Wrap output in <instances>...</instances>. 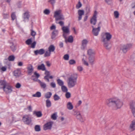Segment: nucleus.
<instances>
[{"mask_svg": "<svg viewBox=\"0 0 135 135\" xmlns=\"http://www.w3.org/2000/svg\"><path fill=\"white\" fill-rule=\"evenodd\" d=\"M106 104L109 107L114 110H117L121 108L123 105L122 101L117 98H112L107 99Z\"/></svg>", "mask_w": 135, "mask_h": 135, "instance_id": "1", "label": "nucleus"}, {"mask_svg": "<svg viewBox=\"0 0 135 135\" xmlns=\"http://www.w3.org/2000/svg\"><path fill=\"white\" fill-rule=\"evenodd\" d=\"M112 37V35L109 32L105 33L102 37V41L103 44V46L107 50L109 49L112 47L109 42Z\"/></svg>", "mask_w": 135, "mask_h": 135, "instance_id": "2", "label": "nucleus"}, {"mask_svg": "<svg viewBox=\"0 0 135 135\" xmlns=\"http://www.w3.org/2000/svg\"><path fill=\"white\" fill-rule=\"evenodd\" d=\"M77 74H74L68 79V85L69 88L74 87L76 84Z\"/></svg>", "mask_w": 135, "mask_h": 135, "instance_id": "3", "label": "nucleus"}, {"mask_svg": "<svg viewBox=\"0 0 135 135\" xmlns=\"http://www.w3.org/2000/svg\"><path fill=\"white\" fill-rule=\"evenodd\" d=\"M61 10L56 11L54 14V17L55 18L56 20L57 21L59 20H63L64 18L63 15L61 13Z\"/></svg>", "mask_w": 135, "mask_h": 135, "instance_id": "4", "label": "nucleus"}, {"mask_svg": "<svg viewBox=\"0 0 135 135\" xmlns=\"http://www.w3.org/2000/svg\"><path fill=\"white\" fill-rule=\"evenodd\" d=\"M73 114L75 115L77 119L79 120L81 122H83L85 121V119L83 118L80 112L75 110H73Z\"/></svg>", "mask_w": 135, "mask_h": 135, "instance_id": "5", "label": "nucleus"}, {"mask_svg": "<svg viewBox=\"0 0 135 135\" xmlns=\"http://www.w3.org/2000/svg\"><path fill=\"white\" fill-rule=\"evenodd\" d=\"M132 46V44H127L121 46L120 50L124 53H126L127 51L129 50Z\"/></svg>", "mask_w": 135, "mask_h": 135, "instance_id": "6", "label": "nucleus"}, {"mask_svg": "<svg viewBox=\"0 0 135 135\" xmlns=\"http://www.w3.org/2000/svg\"><path fill=\"white\" fill-rule=\"evenodd\" d=\"M22 120L25 124L29 125L32 124L31 118L27 115H25L23 117Z\"/></svg>", "mask_w": 135, "mask_h": 135, "instance_id": "7", "label": "nucleus"}, {"mask_svg": "<svg viewBox=\"0 0 135 135\" xmlns=\"http://www.w3.org/2000/svg\"><path fill=\"white\" fill-rule=\"evenodd\" d=\"M98 14L97 12L95 11L94 12L93 15L90 19V23L94 25H95L97 22V16Z\"/></svg>", "mask_w": 135, "mask_h": 135, "instance_id": "8", "label": "nucleus"}, {"mask_svg": "<svg viewBox=\"0 0 135 135\" xmlns=\"http://www.w3.org/2000/svg\"><path fill=\"white\" fill-rule=\"evenodd\" d=\"M4 91L7 94L11 93L12 91L11 86L7 83L3 89Z\"/></svg>", "mask_w": 135, "mask_h": 135, "instance_id": "9", "label": "nucleus"}, {"mask_svg": "<svg viewBox=\"0 0 135 135\" xmlns=\"http://www.w3.org/2000/svg\"><path fill=\"white\" fill-rule=\"evenodd\" d=\"M53 123V122L52 121L46 123L44 126V130H46L48 129H51Z\"/></svg>", "mask_w": 135, "mask_h": 135, "instance_id": "10", "label": "nucleus"}, {"mask_svg": "<svg viewBox=\"0 0 135 135\" xmlns=\"http://www.w3.org/2000/svg\"><path fill=\"white\" fill-rule=\"evenodd\" d=\"M30 17V15L28 12H26L24 13L22 16V18L23 21L25 22H28L29 19V18Z\"/></svg>", "mask_w": 135, "mask_h": 135, "instance_id": "11", "label": "nucleus"}, {"mask_svg": "<svg viewBox=\"0 0 135 135\" xmlns=\"http://www.w3.org/2000/svg\"><path fill=\"white\" fill-rule=\"evenodd\" d=\"M130 108L133 116L135 117V101H132L130 103Z\"/></svg>", "mask_w": 135, "mask_h": 135, "instance_id": "12", "label": "nucleus"}, {"mask_svg": "<svg viewBox=\"0 0 135 135\" xmlns=\"http://www.w3.org/2000/svg\"><path fill=\"white\" fill-rule=\"evenodd\" d=\"M92 27L93 28L92 30L93 34L95 36H98L100 30V27H98L97 28H95L93 26H92Z\"/></svg>", "mask_w": 135, "mask_h": 135, "instance_id": "13", "label": "nucleus"}, {"mask_svg": "<svg viewBox=\"0 0 135 135\" xmlns=\"http://www.w3.org/2000/svg\"><path fill=\"white\" fill-rule=\"evenodd\" d=\"M78 21H80L82 19V16L84 14V11L83 10L79 9L78 11Z\"/></svg>", "mask_w": 135, "mask_h": 135, "instance_id": "14", "label": "nucleus"}, {"mask_svg": "<svg viewBox=\"0 0 135 135\" xmlns=\"http://www.w3.org/2000/svg\"><path fill=\"white\" fill-rule=\"evenodd\" d=\"M88 42V41L86 39L83 40L82 41L81 46V49L82 50H84L86 47Z\"/></svg>", "mask_w": 135, "mask_h": 135, "instance_id": "15", "label": "nucleus"}, {"mask_svg": "<svg viewBox=\"0 0 135 135\" xmlns=\"http://www.w3.org/2000/svg\"><path fill=\"white\" fill-rule=\"evenodd\" d=\"M45 50L43 49H41L39 50H37L34 51L35 55H37L39 54L40 55H42L45 52Z\"/></svg>", "mask_w": 135, "mask_h": 135, "instance_id": "16", "label": "nucleus"}, {"mask_svg": "<svg viewBox=\"0 0 135 135\" xmlns=\"http://www.w3.org/2000/svg\"><path fill=\"white\" fill-rule=\"evenodd\" d=\"M88 60L89 63L91 65H93L95 60L94 56H89L88 57Z\"/></svg>", "mask_w": 135, "mask_h": 135, "instance_id": "17", "label": "nucleus"}, {"mask_svg": "<svg viewBox=\"0 0 135 135\" xmlns=\"http://www.w3.org/2000/svg\"><path fill=\"white\" fill-rule=\"evenodd\" d=\"M45 71V74L46 75V76L44 77V79L45 80H46L48 82H49V80L48 78L50 75V72L46 70V69Z\"/></svg>", "mask_w": 135, "mask_h": 135, "instance_id": "18", "label": "nucleus"}, {"mask_svg": "<svg viewBox=\"0 0 135 135\" xmlns=\"http://www.w3.org/2000/svg\"><path fill=\"white\" fill-rule=\"evenodd\" d=\"M7 83L4 80H0V89H3Z\"/></svg>", "mask_w": 135, "mask_h": 135, "instance_id": "19", "label": "nucleus"}, {"mask_svg": "<svg viewBox=\"0 0 135 135\" xmlns=\"http://www.w3.org/2000/svg\"><path fill=\"white\" fill-rule=\"evenodd\" d=\"M130 128L132 131L135 129V119L133 120L130 126Z\"/></svg>", "mask_w": 135, "mask_h": 135, "instance_id": "20", "label": "nucleus"}, {"mask_svg": "<svg viewBox=\"0 0 135 135\" xmlns=\"http://www.w3.org/2000/svg\"><path fill=\"white\" fill-rule=\"evenodd\" d=\"M10 43V48L12 51H15L16 49V47L15 45H14L13 43L12 42H9Z\"/></svg>", "mask_w": 135, "mask_h": 135, "instance_id": "21", "label": "nucleus"}, {"mask_svg": "<svg viewBox=\"0 0 135 135\" xmlns=\"http://www.w3.org/2000/svg\"><path fill=\"white\" fill-rule=\"evenodd\" d=\"M37 69L39 70H41L42 71H45V70L46 69L44 64H42L38 66Z\"/></svg>", "mask_w": 135, "mask_h": 135, "instance_id": "22", "label": "nucleus"}, {"mask_svg": "<svg viewBox=\"0 0 135 135\" xmlns=\"http://www.w3.org/2000/svg\"><path fill=\"white\" fill-rule=\"evenodd\" d=\"M58 33L57 30H54L52 33V35L51 37V38L54 39L56 36L57 35Z\"/></svg>", "mask_w": 135, "mask_h": 135, "instance_id": "23", "label": "nucleus"}, {"mask_svg": "<svg viewBox=\"0 0 135 135\" xmlns=\"http://www.w3.org/2000/svg\"><path fill=\"white\" fill-rule=\"evenodd\" d=\"M62 30L63 31V33H69V30L68 27L63 26L62 28Z\"/></svg>", "mask_w": 135, "mask_h": 135, "instance_id": "24", "label": "nucleus"}, {"mask_svg": "<svg viewBox=\"0 0 135 135\" xmlns=\"http://www.w3.org/2000/svg\"><path fill=\"white\" fill-rule=\"evenodd\" d=\"M87 54L89 56H94V55L95 54V52L94 50L91 49H89L87 51Z\"/></svg>", "mask_w": 135, "mask_h": 135, "instance_id": "25", "label": "nucleus"}, {"mask_svg": "<svg viewBox=\"0 0 135 135\" xmlns=\"http://www.w3.org/2000/svg\"><path fill=\"white\" fill-rule=\"evenodd\" d=\"M38 83H39L40 86L42 88L45 89L46 87V85L45 83L42 82L40 80H38Z\"/></svg>", "mask_w": 135, "mask_h": 135, "instance_id": "26", "label": "nucleus"}, {"mask_svg": "<svg viewBox=\"0 0 135 135\" xmlns=\"http://www.w3.org/2000/svg\"><path fill=\"white\" fill-rule=\"evenodd\" d=\"M21 72L20 70L18 69L14 71V75L16 77L19 76L21 74Z\"/></svg>", "mask_w": 135, "mask_h": 135, "instance_id": "27", "label": "nucleus"}, {"mask_svg": "<svg viewBox=\"0 0 135 135\" xmlns=\"http://www.w3.org/2000/svg\"><path fill=\"white\" fill-rule=\"evenodd\" d=\"M66 107L69 110L72 109L73 108V105L70 102H68L67 103Z\"/></svg>", "mask_w": 135, "mask_h": 135, "instance_id": "28", "label": "nucleus"}, {"mask_svg": "<svg viewBox=\"0 0 135 135\" xmlns=\"http://www.w3.org/2000/svg\"><path fill=\"white\" fill-rule=\"evenodd\" d=\"M28 73L30 75H31L32 73L33 70V68L32 66L31 65L28 68Z\"/></svg>", "mask_w": 135, "mask_h": 135, "instance_id": "29", "label": "nucleus"}, {"mask_svg": "<svg viewBox=\"0 0 135 135\" xmlns=\"http://www.w3.org/2000/svg\"><path fill=\"white\" fill-rule=\"evenodd\" d=\"M55 49V47L53 45H50L48 48L49 51L51 52H54Z\"/></svg>", "mask_w": 135, "mask_h": 135, "instance_id": "30", "label": "nucleus"}, {"mask_svg": "<svg viewBox=\"0 0 135 135\" xmlns=\"http://www.w3.org/2000/svg\"><path fill=\"white\" fill-rule=\"evenodd\" d=\"M52 94L51 92H47L45 94V97L47 99L50 98L51 96L52 95Z\"/></svg>", "mask_w": 135, "mask_h": 135, "instance_id": "31", "label": "nucleus"}, {"mask_svg": "<svg viewBox=\"0 0 135 135\" xmlns=\"http://www.w3.org/2000/svg\"><path fill=\"white\" fill-rule=\"evenodd\" d=\"M46 105L47 107H50L51 105V103L50 100L47 99L46 101Z\"/></svg>", "mask_w": 135, "mask_h": 135, "instance_id": "32", "label": "nucleus"}, {"mask_svg": "<svg viewBox=\"0 0 135 135\" xmlns=\"http://www.w3.org/2000/svg\"><path fill=\"white\" fill-rule=\"evenodd\" d=\"M32 96L34 97L39 98L41 96V94L40 92H37L35 94H33Z\"/></svg>", "mask_w": 135, "mask_h": 135, "instance_id": "33", "label": "nucleus"}, {"mask_svg": "<svg viewBox=\"0 0 135 135\" xmlns=\"http://www.w3.org/2000/svg\"><path fill=\"white\" fill-rule=\"evenodd\" d=\"M33 114H35L36 116L38 117H41L42 115L41 112L40 111H34L33 112Z\"/></svg>", "mask_w": 135, "mask_h": 135, "instance_id": "34", "label": "nucleus"}, {"mask_svg": "<svg viewBox=\"0 0 135 135\" xmlns=\"http://www.w3.org/2000/svg\"><path fill=\"white\" fill-rule=\"evenodd\" d=\"M57 82L58 85L61 86L63 85L64 82L63 81L60 79H58L57 80Z\"/></svg>", "mask_w": 135, "mask_h": 135, "instance_id": "35", "label": "nucleus"}, {"mask_svg": "<svg viewBox=\"0 0 135 135\" xmlns=\"http://www.w3.org/2000/svg\"><path fill=\"white\" fill-rule=\"evenodd\" d=\"M61 89L62 91L64 92H66L68 91L67 88L64 85L61 86Z\"/></svg>", "mask_w": 135, "mask_h": 135, "instance_id": "36", "label": "nucleus"}, {"mask_svg": "<svg viewBox=\"0 0 135 135\" xmlns=\"http://www.w3.org/2000/svg\"><path fill=\"white\" fill-rule=\"evenodd\" d=\"M57 113L55 112L51 116V118L53 120H56L57 118Z\"/></svg>", "mask_w": 135, "mask_h": 135, "instance_id": "37", "label": "nucleus"}, {"mask_svg": "<svg viewBox=\"0 0 135 135\" xmlns=\"http://www.w3.org/2000/svg\"><path fill=\"white\" fill-rule=\"evenodd\" d=\"M3 16L4 19H6L8 18L9 17V13H3Z\"/></svg>", "mask_w": 135, "mask_h": 135, "instance_id": "38", "label": "nucleus"}, {"mask_svg": "<svg viewBox=\"0 0 135 135\" xmlns=\"http://www.w3.org/2000/svg\"><path fill=\"white\" fill-rule=\"evenodd\" d=\"M73 39L72 36H69L68 39H67V42L70 43H72L73 42Z\"/></svg>", "mask_w": 135, "mask_h": 135, "instance_id": "39", "label": "nucleus"}, {"mask_svg": "<svg viewBox=\"0 0 135 135\" xmlns=\"http://www.w3.org/2000/svg\"><path fill=\"white\" fill-rule=\"evenodd\" d=\"M51 54V52L49 50L46 51L44 55L45 57H49L50 56Z\"/></svg>", "mask_w": 135, "mask_h": 135, "instance_id": "40", "label": "nucleus"}, {"mask_svg": "<svg viewBox=\"0 0 135 135\" xmlns=\"http://www.w3.org/2000/svg\"><path fill=\"white\" fill-rule=\"evenodd\" d=\"M69 33H63V36L65 39V41L66 43L67 42V36L69 34Z\"/></svg>", "mask_w": 135, "mask_h": 135, "instance_id": "41", "label": "nucleus"}, {"mask_svg": "<svg viewBox=\"0 0 135 135\" xmlns=\"http://www.w3.org/2000/svg\"><path fill=\"white\" fill-rule=\"evenodd\" d=\"M54 98L55 101H57L60 99V97L56 94H55L54 96Z\"/></svg>", "mask_w": 135, "mask_h": 135, "instance_id": "42", "label": "nucleus"}, {"mask_svg": "<svg viewBox=\"0 0 135 135\" xmlns=\"http://www.w3.org/2000/svg\"><path fill=\"white\" fill-rule=\"evenodd\" d=\"M12 20L13 21L16 19V16L15 12L12 13L11 15Z\"/></svg>", "mask_w": 135, "mask_h": 135, "instance_id": "43", "label": "nucleus"}, {"mask_svg": "<svg viewBox=\"0 0 135 135\" xmlns=\"http://www.w3.org/2000/svg\"><path fill=\"white\" fill-rule=\"evenodd\" d=\"M114 15L115 18H118L119 17V14L118 11H115L114 12Z\"/></svg>", "mask_w": 135, "mask_h": 135, "instance_id": "44", "label": "nucleus"}, {"mask_svg": "<svg viewBox=\"0 0 135 135\" xmlns=\"http://www.w3.org/2000/svg\"><path fill=\"white\" fill-rule=\"evenodd\" d=\"M82 6V4L81 2L79 1L78 3L77 4L76 6V8L77 9H78L80 8Z\"/></svg>", "mask_w": 135, "mask_h": 135, "instance_id": "45", "label": "nucleus"}, {"mask_svg": "<svg viewBox=\"0 0 135 135\" xmlns=\"http://www.w3.org/2000/svg\"><path fill=\"white\" fill-rule=\"evenodd\" d=\"M35 131L37 132L40 131L41 130L40 126L38 125H36L35 126Z\"/></svg>", "mask_w": 135, "mask_h": 135, "instance_id": "46", "label": "nucleus"}, {"mask_svg": "<svg viewBox=\"0 0 135 135\" xmlns=\"http://www.w3.org/2000/svg\"><path fill=\"white\" fill-rule=\"evenodd\" d=\"M15 59L14 56L13 55L9 56L8 58V59L9 61H13Z\"/></svg>", "mask_w": 135, "mask_h": 135, "instance_id": "47", "label": "nucleus"}, {"mask_svg": "<svg viewBox=\"0 0 135 135\" xmlns=\"http://www.w3.org/2000/svg\"><path fill=\"white\" fill-rule=\"evenodd\" d=\"M83 64L84 65L88 66H89V64L88 62L85 60L83 59L82 60Z\"/></svg>", "mask_w": 135, "mask_h": 135, "instance_id": "48", "label": "nucleus"}, {"mask_svg": "<svg viewBox=\"0 0 135 135\" xmlns=\"http://www.w3.org/2000/svg\"><path fill=\"white\" fill-rule=\"evenodd\" d=\"M26 43L28 45H30L31 44L32 42V39L31 38H30L27 40L26 41Z\"/></svg>", "mask_w": 135, "mask_h": 135, "instance_id": "49", "label": "nucleus"}, {"mask_svg": "<svg viewBox=\"0 0 135 135\" xmlns=\"http://www.w3.org/2000/svg\"><path fill=\"white\" fill-rule=\"evenodd\" d=\"M50 10L48 9H46L44 11V13L45 15H48L50 13Z\"/></svg>", "mask_w": 135, "mask_h": 135, "instance_id": "50", "label": "nucleus"}, {"mask_svg": "<svg viewBox=\"0 0 135 135\" xmlns=\"http://www.w3.org/2000/svg\"><path fill=\"white\" fill-rule=\"evenodd\" d=\"M31 36H32L34 37L36 35V33L32 29L31 30Z\"/></svg>", "mask_w": 135, "mask_h": 135, "instance_id": "51", "label": "nucleus"}, {"mask_svg": "<svg viewBox=\"0 0 135 135\" xmlns=\"http://www.w3.org/2000/svg\"><path fill=\"white\" fill-rule=\"evenodd\" d=\"M69 63L70 65H73L75 64L76 62L75 60L71 59L69 60Z\"/></svg>", "mask_w": 135, "mask_h": 135, "instance_id": "52", "label": "nucleus"}, {"mask_svg": "<svg viewBox=\"0 0 135 135\" xmlns=\"http://www.w3.org/2000/svg\"><path fill=\"white\" fill-rule=\"evenodd\" d=\"M65 96L66 98L68 99L71 97V94L69 92H67L65 94Z\"/></svg>", "mask_w": 135, "mask_h": 135, "instance_id": "53", "label": "nucleus"}, {"mask_svg": "<svg viewBox=\"0 0 135 135\" xmlns=\"http://www.w3.org/2000/svg\"><path fill=\"white\" fill-rule=\"evenodd\" d=\"M77 69L78 70L79 72H81L83 70V67L81 66H78Z\"/></svg>", "mask_w": 135, "mask_h": 135, "instance_id": "54", "label": "nucleus"}, {"mask_svg": "<svg viewBox=\"0 0 135 135\" xmlns=\"http://www.w3.org/2000/svg\"><path fill=\"white\" fill-rule=\"evenodd\" d=\"M69 56L68 54L65 55L64 56V60H68L69 59Z\"/></svg>", "mask_w": 135, "mask_h": 135, "instance_id": "55", "label": "nucleus"}, {"mask_svg": "<svg viewBox=\"0 0 135 135\" xmlns=\"http://www.w3.org/2000/svg\"><path fill=\"white\" fill-rule=\"evenodd\" d=\"M36 43V41H35L33 42L31 44V47L32 48H34L35 47Z\"/></svg>", "mask_w": 135, "mask_h": 135, "instance_id": "56", "label": "nucleus"}, {"mask_svg": "<svg viewBox=\"0 0 135 135\" xmlns=\"http://www.w3.org/2000/svg\"><path fill=\"white\" fill-rule=\"evenodd\" d=\"M48 2L53 5L55 3V0H49Z\"/></svg>", "mask_w": 135, "mask_h": 135, "instance_id": "57", "label": "nucleus"}, {"mask_svg": "<svg viewBox=\"0 0 135 135\" xmlns=\"http://www.w3.org/2000/svg\"><path fill=\"white\" fill-rule=\"evenodd\" d=\"M7 67L6 66H2L1 68H0V69L2 71H5L6 70Z\"/></svg>", "mask_w": 135, "mask_h": 135, "instance_id": "58", "label": "nucleus"}, {"mask_svg": "<svg viewBox=\"0 0 135 135\" xmlns=\"http://www.w3.org/2000/svg\"><path fill=\"white\" fill-rule=\"evenodd\" d=\"M50 85L53 88H55L56 87V84L54 82H52L51 83Z\"/></svg>", "mask_w": 135, "mask_h": 135, "instance_id": "59", "label": "nucleus"}, {"mask_svg": "<svg viewBox=\"0 0 135 135\" xmlns=\"http://www.w3.org/2000/svg\"><path fill=\"white\" fill-rule=\"evenodd\" d=\"M21 86V84L19 83H17L16 85V87L17 88H19Z\"/></svg>", "mask_w": 135, "mask_h": 135, "instance_id": "60", "label": "nucleus"}, {"mask_svg": "<svg viewBox=\"0 0 135 135\" xmlns=\"http://www.w3.org/2000/svg\"><path fill=\"white\" fill-rule=\"evenodd\" d=\"M59 23L60 24V25L62 26H64V23L62 21H60L59 22L57 23Z\"/></svg>", "mask_w": 135, "mask_h": 135, "instance_id": "61", "label": "nucleus"}, {"mask_svg": "<svg viewBox=\"0 0 135 135\" xmlns=\"http://www.w3.org/2000/svg\"><path fill=\"white\" fill-rule=\"evenodd\" d=\"M34 75L37 78H38L40 76V75L37 73L36 72H35L34 73Z\"/></svg>", "mask_w": 135, "mask_h": 135, "instance_id": "62", "label": "nucleus"}, {"mask_svg": "<svg viewBox=\"0 0 135 135\" xmlns=\"http://www.w3.org/2000/svg\"><path fill=\"white\" fill-rule=\"evenodd\" d=\"M56 28V26L54 25H52L51 27H50V29L51 30H55V28Z\"/></svg>", "mask_w": 135, "mask_h": 135, "instance_id": "63", "label": "nucleus"}, {"mask_svg": "<svg viewBox=\"0 0 135 135\" xmlns=\"http://www.w3.org/2000/svg\"><path fill=\"white\" fill-rule=\"evenodd\" d=\"M27 108L30 111H32V108L31 105L28 106L27 107Z\"/></svg>", "mask_w": 135, "mask_h": 135, "instance_id": "64", "label": "nucleus"}]
</instances>
